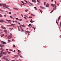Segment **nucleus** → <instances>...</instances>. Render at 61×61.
Masks as SVG:
<instances>
[{
  "label": "nucleus",
  "mask_w": 61,
  "mask_h": 61,
  "mask_svg": "<svg viewBox=\"0 0 61 61\" xmlns=\"http://www.w3.org/2000/svg\"><path fill=\"white\" fill-rule=\"evenodd\" d=\"M1 5H2L3 7H5V8H6L8 9H9V8L8 7V6H6V5L4 4H2Z\"/></svg>",
  "instance_id": "1"
},
{
  "label": "nucleus",
  "mask_w": 61,
  "mask_h": 61,
  "mask_svg": "<svg viewBox=\"0 0 61 61\" xmlns=\"http://www.w3.org/2000/svg\"><path fill=\"white\" fill-rule=\"evenodd\" d=\"M12 33H10V36L9 35L8 36L7 38H8V40H9L10 39V38H12Z\"/></svg>",
  "instance_id": "2"
},
{
  "label": "nucleus",
  "mask_w": 61,
  "mask_h": 61,
  "mask_svg": "<svg viewBox=\"0 0 61 61\" xmlns=\"http://www.w3.org/2000/svg\"><path fill=\"white\" fill-rule=\"evenodd\" d=\"M4 50H2L1 51V52H0V57H1L3 56V52L4 51Z\"/></svg>",
  "instance_id": "3"
},
{
  "label": "nucleus",
  "mask_w": 61,
  "mask_h": 61,
  "mask_svg": "<svg viewBox=\"0 0 61 61\" xmlns=\"http://www.w3.org/2000/svg\"><path fill=\"white\" fill-rule=\"evenodd\" d=\"M4 22L5 23H7L6 22L4 21L3 20H0V22H1V23H3Z\"/></svg>",
  "instance_id": "4"
},
{
  "label": "nucleus",
  "mask_w": 61,
  "mask_h": 61,
  "mask_svg": "<svg viewBox=\"0 0 61 61\" xmlns=\"http://www.w3.org/2000/svg\"><path fill=\"white\" fill-rule=\"evenodd\" d=\"M1 27L2 28V29H6V28H5V27L3 26H1Z\"/></svg>",
  "instance_id": "5"
},
{
  "label": "nucleus",
  "mask_w": 61,
  "mask_h": 61,
  "mask_svg": "<svg viewBox=\"0 0 61 61\" xmlns=\"http://www.w3.org/2000/svg\"><path fill=\"white\" fill-rule=\"evenodd\" d=\"M46 7H49V5L48 4H47L46 5Z\"/></svg>",
  "instance_id": "6"
},
{
  "label": "nucleus",
  "mask_w": 61,
  "mask_h": 61,
  "mask_svg": "<svg viewBox=\"0 0 61 61\" xmlns=\"http://www.w3.org/2000/svg\"><path fill=\"white\" fill-rule=\"evenodd\" d=\"M51 6H52L53 7H54L55 6V5L53 4H51Z\"/></svg>",
  "instance_id": "7"
},
{
  "label": "nucleus",
  "mask_w": 61,
  "mask_h": 61,
  "mask_svg": "<svg viewBox=\"0 0 61 61\" xmlns=\"http://www.w3.org/2000/svg\"><path fill=\"white\" fill-rule=\"evenodd\" d=\"M40 7L41 8H42V9H45V8L44 7H42L41 6H40Z\"/></svg>",
  "instance_id": "8"
},
{
  "label": "nucleus",
  "mask_w": 61,
  "mask_h": 61,
  "mask_svg": "<svg viewBox=\"0 0 61 61\" xmlns=\"http://www.w3.org/2000/svg\"><path fill=\"white\" fill-rule=\"evenodd\" d=\"M14 56L15 57H18V55H14Z\"/></svg>",
  "instance_id": "9"
},
{
  "label": "nucleus",
  "mask_w": 61,
  "mask_h": 61,
  "mask_svg": "<svg viewBox=\"0 0 61 61\" xmlns=\"http://www.w3.org/2000/svg\"><path fill=\"white\" fill-rule=\"evenodd\" d=\"M60 17H61V16H60L58 18V21H59V20H60Z\"/></svg>",
  "instance_id": "10"
},
{
  "label": "nucleus",
  "mask_w": 61,
  "mask_h": 61,
  "mask_svg": "<svg viewBox=\"0 0 61 61\" xmlns=\"http://www.w3.org/2000/svg\"><path fill=\"white\" fill-rule=\"evenodd\" d=\"M18 55L20 56V57H22V56H21V54H20L18 53Z\"/></svg>",
  "instance_id": "11"
},
{
  "label": "nucleus",
  "mask_w": 61,
  "mask_h": 61,
  "mask_svg": "<svg viewBox=\"0 0 61 61\" xmlns=\"http://www.w3.org/2000/svg\"><path fill=\"white\" fill-rule=\"evenodd\" d=\"M13 8L15 10H18V9L16 8Z\"/></svg>",
  "instance_id": "12"
},
{
  "label": "nucleus",
  "mask_w": 61,
  "mask_h": 61,
  "mask_svg": "<svg viewBox=\"0 0 61 61\" xmlns=\"http://www.w3.org/2000/svg\"><path fill=\"white\" fill-rule=\"evenodd\" d=\"M32 1L34 3H36V0H32Z\"/></svg>",
  "instance_id": "13"
},
{
  "label": "nucleus",
  "mask_w": 61,
  "mask_h": 61,
  "mask_svg": "<svg viewBox=\"0 0 61 61\" xmlns=\"http://www.w3.org/2000/svg\"><path fill=\"white\" fill-rule=\"evenodd\" d=\"M18 30H19V31H20V29L19 28V26H18Z\"/></svg>",
  "instance_id": "14"
},
{
  "label": "nucleus",
  "mask_w": 61,
  "mask_h": 61,
  "mask_svg": "<svg viewBox=\"0 0 61 61\" xmlns=\"http://www.w3.org/2000/svg\"><path fill=\"white\" fill-rule=\"evenodd\" d=\"M6 53H7L6 52H3V54H4L5 55V54H6Z\"/></svg>",
  "instance_id": "15"
},
{
  "label": "nucleus",
  "mask_w": 61,
  "mask_h": 61,
  "mask_svg": "<svg viewBox=\"0 0 61 61\" xmlns=\"http://www.w3.org/2000/svg\"><path fill=\"white\" fill-rule=\"evenodd\" d=\"M4 32H5L6 33H7V31L6 30H4Z\"/></svg>",
  "instance_id": "16"
},
{
  "label": "nucleus",
  "mask_w": 61,
  "mask_h": 61,
  "mask_svg": "<svg viewBox=\"0 0 61 61\" xmlns=\"http://www.w3.org/2000/svg\"><path fill=\"white\" fill-rule=\"evenodd\" d=\"M4 36V34H2V35H1V37H3V36Z\"/></svg>",
  "instance_id": "17"
},
{
  "label": "nucleus",
  "mask_w": 61,
  "mask_h": 61,
  "mask_svg": "<svg viewBox=\"0 0 61 61\" xmlns=\"http://www.w3.org/2000/svg\"><path fill=\"white\" fill-rule=\"evenodd\" d=\"M32 25L31 24H29V25H28V26H29V27L30 26H31Z\"/></svg>",
  "instance_id": "18"
},
{
  "label": "nucleus",
  "mask_w": 61,
  "mask_h": 61,
  "mask_svg": "<svg viewBox=\"0 0 61 61\" xmlns=\"http://www.w3.org/2000/svg\"><path fill=\"white\" fill-rule=\"evenodd\" d=\"M54 9H53L51 12L50 13H52V12L54 11Z\"/></svg>",
  "instance_id": "19"
},
{
  "label": "nucleus",
  "mask_w": 61,
  "mask_h": 61,
  "mask_svg": "<svg viewBox=\"0 0 61 61\" xmlns=\"http://www.w3.org/2000/svg\"><path fill=\"white\" fill-rule=\"evenodd\" d=\"M28 10H25V12H27V11H28Z\"/></svg>",
  "instance_id": "20"
},
{
  "label": "nucleus",
  "mask_w": 61,
  "mask_h": 61,
  "mask_svg": "<svg viewBox=\"0 0 61 61\" xmlns=\"http://www.w3.org/2000/svg\"><path fill=\"white\" fill-rule=\"evenodd\" d=\"M24 1L27 4V3H28V2H27V1H26V0H24Z\"/></svg>",
  "instance_id": "21"
},
{
  "label": "nucleus",
  "mask_w": 61,
  "mask_h": 61,
  "mask_svg": "<svg viewBox=\"0 0 61 61\" xmlns=\"http://www.w3.org/2000/svg\"><path fill=\"white\" fill-rule=\"evenodd\" d=\"M39 10L41 12V14H42V10H41L40 9Z\"/></svg>",
  "instance_id": "22"
},
{
  "label": "nucleus",
  "mask_w": 61,
  "mask_h": 61,
  "mask_svg": "<svg viewBox=\"0 0 61 61\" xmlns=\"http://www.w3.org/2000/svg\"><path fill=\"white\" fill-rule=\"evenodd\" d=\"M8 51V53L9 54H10V53H11L10 52H9L8 51Z\"/></svg>",
  "instance_id": "23"
},
{
  "label": "nucleus",
  "mask_w": 61,
  "mask_h": 61,
  "mask_svg": "<svg viewBox=\"0 0 61 61\" xmlns=\"http://www.w3.org/2000/svg\"><path fill=\"white\" fill-rule=\"evenodd\" d=\"M34 8H35V10H37V9H36V7H34Z\"/></svg>",
  "instance_id": "24"
},
{
  "label": "nucleus",
  "mask_w": 61,
  "mask_h": 61,
  "mask_svg": "<svg viewBox=\"0 0 61 61\" xmlns=\"http://www.w3.org/2000/svg\"><path fill=\"white\" fill-rule=\"evenodd\" d=\"M5 56L3 57L2 58V59H5Z\"/></svg>",
  "instance_id": "25"
},
{
  "label": "nucleus",
  "mask_w": 61,
  "mask_h": 61,
  "mask_svg": "<svg viewBox=\"0 0 61 61\" xmlns=\"http://www.w3.org/2000/svg\"><path fill=\"white\" fill-rule=\"evenodd\" d=\"M37 0V2L38 3H39V4H40V1H39V0Z\"/></svg>",
  "instance_id": "26"
},
{
  "label": "nucleus",
  "mask_w": 61,
  "mask_h": 61,
  "mask_svg": "<svg viewBox=\"0 0 61 61\" xmlns=\"http://www.w3.org/2000/svg\"><path fill=\"white\" fill-rule=\"evenodd\" d=\"M29 4H30V5H33V4H32V3H31V2H29Z\"/></svg>",
  "instance_id": "27"
},
{
  "label": "nucleus",
  "mask_w": 61,
  "mask_h": 61,
  "mask_svg": "<svg viewBox=\"0 0 61 61\" xmlns=\"http://www.w3.org/2000/svg\"><path fill=\"white\" fill-rule=\"evenodd\" d=\"M18 53H21V51H20V50H18Z\"/></svg>",
  "instance_id": "28"
},
{
  "label": "nucleus",
  "mask_w": 61,
  "mask_h": 61,
  "mask_svg": "<svg viewBox=\"0 0 61 61\" xmlns=\"http://www.w3.org/2000/svg\"><path fill=\"white\" fill-rule=\"evenodd\" d=\"M21 26L22 27H24L25 26V25H21Z\"/></svg>",
  "instance_id": "29"
},
{
  "label": "nucleus",
  "mask_w": 61,
  "mask_h": 61,
  "mask_svg": "<svg viewBox=\"0 0 61 61\" xmlns=\"http://www.w3.org/2000/svg\"><path fill=\"white\" fill-rule=\"evenodd\" d=\"M2 43H3V44H6V42H3V41H2Z\"/></svg>",
  "instance_id": "30"
},
{
  "label": "nucleus",
  "mask_w": 61,
  "mask_h": 61,
  "mask_svg": "<svg viewBox=\"0 0 61 61\" xmlns=\"http://www.w3.org/2000/svg\"><path fill=\"white\" fill-rule=\"evenodd\" d=\"M56 23L57 24V25H58V22H57V20H56Z\"/></svg>",
  "instance_id": "31"
},
{
  "label": "nucleus",
  "mask_w": 61,
  "mask_h": 61,
  "mask_svg": "<svg viewBox=\"0 0 61 61\" xmlns=\"http://www.w3.org/2000/svg\"><path fill=\"white\" fill-rule=\"evenodd\" d=\"M2 17L3 16H2V15L0 14V17Z\"/></svg>",
  "instance_id": "32"
},
{
  "label": "nucleus",
  "mask_w": 61,
  "mask_h": 61,
  "mask_svg": "<svg viewBox=\"0 0 61 61\" xmlns=\"http://www.w3.org/2000/svg\"><path fill=\"white\" fill-rule=\"evenodd\" d=\"M31 15L32 16H35V15L33 14H31Z\"/></svg>",
  "instance_id": "33"
},
{
  "label": "nucleus",
  "mask_w": 61,
  "mask_h": 61,
  "mask_svg": "<svg viewBox=\"0 0 61 61\" xmlns=\"http://www.w3.org/2000/svg\"><path fill=\"white\" fill-rule=\"evenodd\" d=\"M21 2L23 4H25V3L24 2H23L22 1H21Z\"/></svg>",
  "instance_id": "34"
},
{
  "label": "nucleus",
  "mask_w": 61,
  "mask_h": 61,
  "mask_svg": "<svg viewBox=\"0 0 61 61\" xmlns=\"http://www.w3.org/2000/svg\"><path fill=\"white\" fill-rule=\"evenodd\" d=\"M25 32H26V33H27L28 32V33H30L29 31H26Z\"/></svg>",
  "instance_id": "35"
},
{
  "label": "nucleus",
  "mask_w": 61,
  "mask_h": 61,
  "mask_svg": "<svg viewBox=\"0 0 61 61\" xmlns=\"http://www.w3.org/2000/svg\"><path fill=\"white\" fill-rule=\"evenodd\" d=\"M4 44L2 45H1V47H3L4 46Z\"/></svg>",
  "instance_id": "36"
},
{
  "label": "nucleus",
  "mask_w": 61,
  "mask_h": 61,
  "mask_svg": "<svg viewBox=\"0 0 61 61\" xmlns=\"http://www.w3.org/2000/svg\"><path fill=\"white\" fill-rule=\"evenodd\" d=\"M56 7H55L54 9V10H56Z\"/></svg>",
  "instance_id": "37"
},
{
  "label": "nucleus",
  "mask_w": 61,
  "mask_h": 61,
  "mask_svg": "<svg viewBox=\"0 0 61 61\" xmlns=\"http://www.w3.org/2000/svg\"><path fill=\"white\" fill-rule=\"evenodd\" d=\"M11 24V25H15V24Z\"/></svg>",
  "instance_id": "38"
},
{
  "label": "nucleus",
  "mask_w": 61,
  "mask_h": 61,
  "mask_svg": "<svg viewBox=\"0 0 61 61\" xmlns=\"http://www.w3.org/2000/svg\"><path fill=\"white\" fill-rule=\"evenodd\" d=\"M0 11H1L2 12H4V11H3V10H1L0 9Z\"/></svg>",
  "instance_id": "39"
},
{
  "label": "nucleus",
  "mask_w": 61,
  "mask_h": 61,
  "mask_svg": "<svg viewBox=\"0 0 61 61\" xmlns=\"http://www.w3.org/2000/svg\"><path fill=\"white\" fill-rule=\"evenodd\" d=\"M24 18H25V19L26 20H27V18H26V17H24Z\"/></svg>",
  "instance_id": "40"
},
{
  "label": "nucleus",
  "mask_w": 61,
  "mask_h": 61,
  "mask_svg": "<svg viewBox=\"0 0 61 61\" xmlns=\"http://www.w3.org/2000/svg\"><path fill=\"white\" fill-rule=\"evenodd\" d=\"M25 15V16L26 17H27V18L28 17V16H27L26 15Z\"/></svg>",
  "instance_id": "41"
},
{
  "label": "nucleus",
  "mask_w": 61,
  "mask_h": 61,
  "mask_svg": "<svg viewBox=\"0 0 61 61\" xmlns=\"http://www.w3.org/2000/svg\"><path fill=\"white\" fill-rule=\"evenodd\" d=\"M60 27H61V21L60 22Z\"/></svg>",
  "instance_id": "42"
},
{
  "label": "nucleus",
  "mask_w": 61,
  "mask_h": 61,
  "mask_svg": "<svg viewBox=\"0 0 61 61\" xmlns=\"http://www.w3.org/2000/svg\"><path fill=\"white\" fill-rule=\"evenodd\" d=\"M30 22H31V23H33V22L31 20H30Z\"/></svg>",
  "instance_id": "43"
},
{
  "label": "nucleus",
  "mask_w": 61,
  "mask_h": 61,
  "mask_svg": "<svg viewBox=\"0 0 61 61\" xmlns=\"http://www.w3.org/2000/svg\"><path fill=\"white\" fill-rule=\"evenodd\" d=\"M4 16H5V17H6V15H4Z\"/></svg>",
  "instance_id": "44"
},
{
  "label": "nucleus",
  "mask_w": 61,
  "mask_h": 61,
  "mask_svg": "<svg viewBox=\"0 0 61 61\" xmlns=\"http://www.w3.org/2000/svg\"><path fill=\"white\" fill-rule=\"evenodd\" d=\"M18 24H19V25H20L21 26H22V25H20V23H19V22H18Z\"/></svg>",
  "instance_id": "45"
},
{
  "label": "nucleus",
  "mask_w": 61,
  "mask_h": 61,
  "mask_svg": "<svg viewBox=\"0 0 61 61\" xmlns=\"http://www.w3.org/2000/svg\"><path fill=\"white\" fill-rule=\"evenodd\" d=\"M19 27L20 28H21V29H22V27H21V26H20Z\"/></svg>",
  "instance_id": "46"
},
{
  "label": "nucleus",
  "mask_w": 61,
  "mask_h": 61,
  "mask_svg": "<svg viewBox=\"0 0 61 61\" xmlns=\"http://www.w3.org/2000/svg\"><path fill=\"white\" fill-rule=\"evenodd\" d=\"M12 15H16V14H13Z\"/></svg>",
  "instance_id": "47"
},
{
  "label": "nucleus",
  "mask_w": 61,
  "mask_h": 61,
  "mask_svg": "<svg viewBox=\"0 0 61 61\" xmlns=\"http://www.w3.org/2000/svg\"><path fill=\"white\" fill-rule=\"evenodd\" d=\"M19 20L20 21H21L22 20V19H20V20Z\"/></svg>",
  "instance_id": "48"
},
{
  "label": "nucleus",
  "mask_w": 61,
  "mask_h": 61,
  "mask_svg": "<svg viewBox=\"0 0 61 61\" xmlns=\"http://www.w3.org/2000/svg\"><path fill=\"white\" fill-rule=\"evenodd\" d=\"M21 16H22V17H23V15L22 14H21Z\"/></svg>",
  "instance_id": "49"
},
{
  "label": "nucleus",
  "mask_w": 61,
  "mask_h": 61,
  "mask_svg": "<svg viewBox=\"0 0 61 61\" xmlns=\"http://www.w3.org/2000/svg\"><path fill=\"white\" fill-rule=\"evenodd\" d=\"M21 29L23 31H24V30L23 29V28H21Z\"/></svg>",
  "instance_id": "50"
},
{
  "label": "nucleus",
  "mask_w": 61,
  "mask_h": 61,
  "mask_svg": "<svg viewBox=\"0 0 61 61\" xmlns=\"http://www.w3.org/2000/svg\"><path fill=\"white\" fill-rule=\"evenodd\" d=\"M7 37V35H6V36H5V37Z\"/></svg>",
  "instance_id": "51"
},
{
  "label": "nucleus",
  "mask_w": 61,
  "mask_h": 61,
  "mask_svg": "<svg viewBox=\"0 0 61 61\" xmlns=\"http://www.w3.org/2000/svg\"><path fill=\"white\" fill-rule=\"evenodd\" d=\"M13 47H15V45H13Z\"/></svg>",
  "instance_id": "52"
},
{
  "label": "nucleus",
  "mask_w": 61,
  "mask_h": 61,
  "mask_svg": "<svg viewBox=\"0 0 61 61\" xmlns=\"http://www.w3.org/2000/svg\"><path fill=\"white\" fill-rule=\"evenodd\" d=\"M22 5H22V4H21V5H20V6H21V7H22Z\"/></svg>",
  "instance_id": "53"
},
{
  "label": "nucleus",
  "mask_w": 61,
  "mask_h": 61,
  "mask_svg": "<svg viewBox=\"0 0 61 61\" xmlns=\"http://www.w3.org/2000/svg\"><path fill=\"white\" fill-rule=\"evenodd\" d=\"M29 18H32V16L29 17Z\"/></svg>",
  "instance_id": "54"
},
{
  "label": "nucleus",
  "mask_w": 61,
  "mask_h": 61,
  "mask_svg": "<svg viewBox=\"0 0 61 61\" xmlns=\"http://www.w3.org/2000/svg\"><path fill=\"white\" fill-rule=\"evenodd\" d=\"M10 42V40H9L8 41V42Z\"/></svg>",
  "instance_id": "55"
},
{
  "label": "nucleus",
  "mask_w": 61,
  "mask_h": 61,
  "mask_svg": "<svg viewBox=\"0 0 61 61\" xmlns=\"http://www.w3.org/2000/svg\"><path fill=\"white\" fill-rule=\"evenodd\" d=\"M55 3L56 5V1H55Z\"/></svg>",
  "instance_id": "56"
},
{
  "label": "nucleus",
  "mask_w": 61,
  "mask_h": 61,
  "mask_svg": "<svg viewBox=\"0 0 61 61\" xmlns=\"http://www.w3.org/2000/svg\"><path fill=\"white\" fill-rule=\"evenodd\" d=\"M0 6H2V5L0 3Z\"/></svg>",
  "instance_id": "57"
},
{
  "label": "nucleus",
  "mask_w": 61,
  "mask_h": 61,
  "mask_svg": "<svg viewBox=\"0 0 61 61\" xmlns=\"http://www.w3.org/2000/svg\"><path fill=\"white\" fill-rule=\"evenodd\" d=\"M0 47H2V45L1 44L0 45Z\"/></svg>",
  "instance_id": "58"
},
{
  "label": "nucleus",
  "mask_w": 61,
  "mask_h": 61,
  "mask_svg": "<svg viewBox=\"0 0 61 61\" xmlns=\"http://www.w3.org/2000/svg\"><path fill=\"white\" fill-rule=\"evenodd\" d=\"M10 17L11 18H12L13 17H12V16H10Z\"/></svg>",
  "instance_id": "59"
},
{
  "label": "nucleus",
  "mask_w": 61,
  "mask_h": 61,
  "mask_svg": "<svg viewBox=\"0 0 61 61\" xmlns=\"http://www.w3.org/2000/svg\"><path fill=\"white\" fill-rule=\"evenodd\" d=\"M16 20H19L17 18H16Z\"/></svg>",
  "instance_id": "60"
},
{
  "label": "nucleus",
  "mask_w": 61,
  "mask_h": 61,
  "mask_svg": "<svg viewBox=\"0 0 61 61\" xmlns=\"http://www.w3.org/2000/svg\"><path fill=\"white\" fill-rule=\"evenodd\" d=\"M7 26H11V25H7Z\"/></svg>",
  "instance_id": "61"
},
{
  "label": "nucleus",
  "mask_w": 61,
  "mask_h": 61,
  "mask_svg": "<svg viewBox=\"0 0 61 61\" xmlns=\"http://www.w3.org/2000/svg\"><path fill=\"white\" fill-rule=\"evenodd\" d=\"M6 61H9V60H6Z\"/></svg>",
  "instance_id": "62"
},
{
  "label": "nucleus",
  "mask_w": 61,
  "mask_h": 61,
  "mask_svg": "<svg viewBox=\"0 0 61 61\" xmlns=\"http://www.w3.org/2000/svg\"><path fill=\"white\" fill-rule=\"evenodd\" d=\"M7 20V21H9V20Z\"/></svg>",
  "instance_id": "63"
},
{
  "label": "nucleus",
  "mask_w": 61,
  "mask_h": 61,
  "mask_svg": "<svg viewBox=\"0 0 61 61\" xmlns=\"http://www.w3.org/2000/svg\"><path fill=\"white\" fill-rule=\"evenodd\" d=\"M59 37H61V35Z\"/></svg>",
  "instance_id": "64"
}]
</instances>
